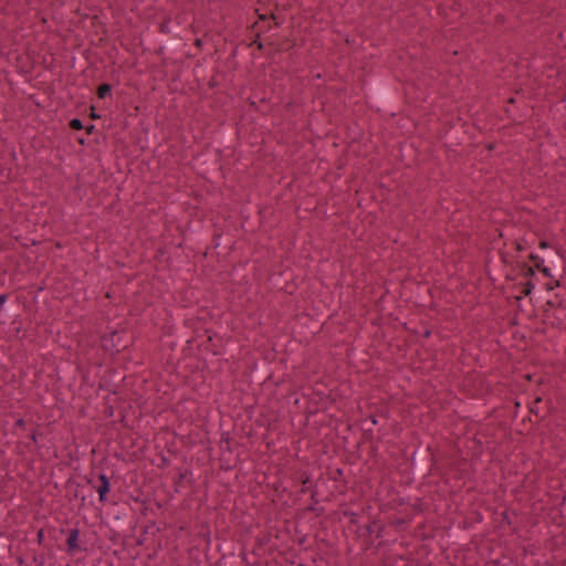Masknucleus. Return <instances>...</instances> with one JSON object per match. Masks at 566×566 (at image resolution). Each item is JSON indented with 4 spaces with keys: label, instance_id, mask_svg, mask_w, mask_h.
Instances as JSON below:
<instances>
[{
    "label": "nucleus",
    "instance_id": "nucleus-1",
    "mask_svg": "<svg viewBox=\"0 0 566 566\" xmlns=\"http://www.w3.org/2000/svg\"><path fill=\"white\" fill-rule=\"evenodd\" d=\"M78 536H80V533L77 530H75V528L71 530V532L67 536V541H66L69 553L73 554L80 549Z\"/></svg>",
    "mask_w": 566,
    "mask_h": 566
},
{
    "label": "nucleus",
    "instance_id": "nucleus-2",
    "mask_svg": "<svg viewBox=\"0 0 566 566\" xmlns=\"http://www.w3.org/2000/svg\"><path fill=\"white\" fill-rule=\"evenodd\" d=\"M101 485L97 489L99 500L104 501L106 493L109 491V482L105 475L99 476Z\"/></svg>",
    "mask_w": 566,
    "mask_h": 566
},
{
    "label": "nucleus",
    "instance_id": "nucleus-3",
    "mask_svg": "<svg viewBox=\"0 0 566 566\" xmlns=\"http://www.w3.org/2000/svg\"><path fill=\"white\" fill-rule=\"evenodd\" d=\"M109 92H111V85L109 84H102L97 88V95H98L99 98H105Z\"/></svg>",
    "mask_w": 566,
    "mask_h": 566
},
{
    "label": "nucleus",
    "instance_id": "nucleus-4",
    "mask_svg": "<svg viewBox=\"0 0 566 566\" xmlns=\"http://www.w3.org/2000/svg\"><path fill=\"white\" fill-rule=\"evenodd\" d=\"M71 126H72V128H74V129H80V128L82 127L81 120H80V119H73V120L71 122Z\"/></svg>",
    "mask_w": 566,
    "mask_h": 566
},
{
    "label": "nucleus",
    "instance_id": "nucleus-5",
    "mask_svg": "<svg viewBox=\"0 0 566 566\" xmlns=\"http://www.w3.org/2000/svg\"><path fill=\"white\" fill-rule=\"evenodd\" d=\"M6 296L4 295H0V305L3 304L6 302Z\"/></svg>",
    "mask_w": 566,
    "mask_h": 566
}]
</instances>
